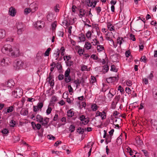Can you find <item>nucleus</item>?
<instances>
[{"instance_id": "nucleus-26", "label": "nucleus", "mask_w": 157, "mask_h": 157, "mask_svg": "<svg viewBox=\"0 0 157 157\" xmlns=\"http://www.w3.org/2000/svg\"><path fill=\"white\" fill-rule=\"evenodd\" d=\"M43 117L41 115L37 114L36 116V121L38 122H40L41 120L42 119Z\"/></svg>"}, {"instance_id": "nucleus-13", "label": "nucleus", "mask_w": 157, "mask_h": 157, "mask_svg": "<svg viewBox=\"0 0 157 157\" xmlns=\"http://www.w3.org/2000/svg\"><path fill=\"white\" fill-rule=\"evenodd\" d=\"M49 121V118L45 117L43 118L41 120V122L39 123H40L43 125L45 126L47 125Z\"/></svg>"}, {"instance_id": "nucleus-42", "label": "nucleus", "mask_w": 157, "mask_h": 157, "mask_svg": "<svg viewBox=\"0 0 157 157\" xmlns=\"http://www.w3.org/2000/svg\"><path fill=\"white\" fill-rule=\"evenodd\" d=\"M105 112L103 111L101 113L100 116H101L102 119L103 120L106 118V116L105 114Z\"/></svg>"}, {"instance_id": "nucleus-33", "label": "nucleus", "mask_w": 157, "mask_h": 157, "mask_svg": "<svg viewBox=\"0 0 157 157\" xmlns=\"http://www.w3.org/2000/svg\"><path fill=\"white\" fill-rule=\"evenodd\" d=\"M96 78L94 76H91V80H90V84L92 83L93 84L96 81Z\"/></svg>"}, {"instance_id": "nucleus-19", "label": "nucleus", "mask_w": 157, "mask_h": 157, "mask_svg": "<svg viewBox=\"0 0 157 157\" xmlns=\"http://www.w3.org/2000/svg\"><path fill=\"white\" fill-rule=\"evenodd\" d=\"M6 36V32L4 30L0 29V40L4 38Z\"/></svg>"}, {"instance_id": "nucleus-34", "label": "nucleus", "mask_w": 157, "mask_h": 157, "mask_svg": "<svg viewBox=\"0 0 157 157\" xmlns=\"http://www.w3.org/2000/svg\"><path fill=\"white\" fill-rule=\"evenodd\" d=\"M21 114L24 116H26L28 114V112L26 110H22L21 112Z\"/></svg>"}, {"instance_id": "nucleus-39", "label": "nucleus", "mask_w": 157, "mask_h": 157, "mask_svg": "<svg viewBox=\"0 0 157 157\" xmlns=\"http://www.w3.org/2000/svg\"><path fill=\"white\" fill-rule=\"evenodd\" d=\"M16 124V122L13 120H11L10 122V125L11 127H13Z\"/></svg>"}, {"instance_id": "nucleus-55", "label": "nucleus", "mask_w": 157, "mask_h": 157, "mask_svg": "<svg viewBox=\"0 0 157 157\" xmlns=\"http://www.w3.org/2000/svg\"><path fill=\"white\" fill-rule=\"evenodd\" d=\"M75 127L73 125H71L69 127L70 131L71 132H73L75 130Z\"/></svg>"}, {"instance_id": "nucleus-24", "label": "nucleus", "mask_w": 157, "mask_h": 157, "mask_svg": "<svg viewBox=\"0 0 157 157\" xmlns=\"http://www.w3.org/2000/svg\"><path fill=\"white\" fill-rule=\"evenodd\" d=\"M74 100V98L72 97L70 98L67 97L66 99V101L68 102L69 104H73V101Z\"/></svg>"}, {"instance_id": "nucleus-14", "label": "nucleus", "mask_w": 157, "mask_h": 157, "mask_svg": "<svg viewBox=\"0 0 157 157\" xmlns=\"http://www.w3.org/2000/svg\"><path fill=\"white\" fill-rule=\"evenodd\" d=\"M79 119L82 121V123L84 124H86L88 122V119L86 118L84 115L81 116Z\"/></svg>"}, {"instance_id": "nucleus-12", "label": "nucleus", "mask_w": 157, "mask_h": 157, "mask_svg": "<svg viewBox=\"0 0 157 157\" xmlns=\"http://www.w3.org/2000/svg\"><path fill=\"white\" fill-rule=\"evenodd\" d=\"M34 27L38 28H41L44 26V22L43 21H38L34 24Z\"/></svg>"}, {"instance_id": "nucleus-48", "label": "nucleus", "mask_w": 157, "mask_h": 157, "mask_svg": "<svg viewBox=\"0 0 157 157\" xmlns=\"http://www.w3.org/2000/svg\"><path fill=\"white\" fill-rule=\"evenodd\" d=\"M153 94L155 96H157V88L155 87L153 90Z\"/></svg>"}, {"instance_id": "nucleus-3", "label": "nucleus", "mask_w": 157, "mask_h": 157, "mask_svg": "<svg viewBox=\"0 0 157 157\" xmlns=\"http://www.w3.org/2000/svg\"><path fill=\"white\" fill-rule=\"evenodd\" d=\"M12 94L13 96L15 98H20L22 95L23 90L20 88H17L13 91H12Z\"/></svg>"}, {"instance_id": "nucleus-40", "label": "nucleus", "mask_w": 157, "mask_h": 157, "mask_svg": "<svg viewBox=\"0 0 157 157\" xmlns=\"http://www.w3.org/2000/svg\"><path fill=\"white\" fill-rule=\"evenodd\" d=\"M70 72V70L69 68H68L65 71L64 73L65 77H67V76H70L69 74Z\"/></svg>"}, {"instance_id": "nucleus-61", "label": "nucleus", "mask_w": 157, "mask_h": 157, "mask_svg": "<svg viewBox=\"0 0 157 157\" xmlns=\"http://www.w3.org/2000/svg\"><path fill=\"white\" fill-rule=\"evenodd\" d=\"M131 54L130 51L129 50H128L126 51L125 52V55L126 57L128 58L129 57L130 55Z\"/></svg>"}, {"instance_id": "nucleus-5", "label": "nucleus", "mask_w": 157, "mask_h": 157, "mask_svg": "<svg viewBox=\"0 0 157 157\" xmlns=\"http://www.w3.org/2000/svg\"><path fill=\"white\" fill-rule=\"evenodd\" d=\"M12 51V48L11 45L9 44H5L2 49V52L4 54H7L9 52Z\"/></svg>"}, {"instance_id": "nucleus-10", "label": "nucleus", "mask_w": 157, "mask_h": 157, "mask_svg": "<svg viewBox=\"0 0 157 157\" xmlns=\"http://www.w3.org/2000/svg\"><path fill=\"white\" fill-rule=\"evenodd\" d=\"M17 13L16 9L13 7H11L9 8V14L12 16L14 17Z\"/></svg>"}, {"instance_id": "nucleus-46", "label": "nucleus", "mask_w": 157, "mask_h": 157, "mask_svg": "<svg viewBox=\"0 0 157 157\" xmlns=\"http://www.w3.org/2000/svg\"><path fill=\"white\" fill-rule=\"evenodd\" d=\"M125 91L128 94H129L131 93L132 90L130 88L128 87H126Z\"/></svg>"}, {"instance_id": "nucleus-58", "label": "nucleus", "mask_w": 157, "mask_h": 157, "mask_svg": "<svg viewBox=\"0 0 157 157\" xmlns=\"http://www.w3.org/2000/svg\"><path fill=\"white\" fill-rule=\"evenodd\" d=\"M130 39L133 41H135L136 40V38L135 37V35L132 34H131L130 35Z\"/></svg>"}, {"instance_id": "nucleus-8", "label": "nucleus", "mask_w": 157, "mask_h": 157, "mask_svg": "<svg viewBox=\"0 0 157 157\" xmlns=\"http://www.w3.org/2000/svg\"><path fill=\"white\" fill-rule=\"evenodd\" d=\"M100 44L99 41H97V39L94 40H89V50L91 49L92 48H94L92 47L91 44L95 46L98 45V44Z\"/></svg>"}, {"instance_id": "nucleus-31", "label": "nucleus", "mask_w": 157, "mask_h": 157, "mask_svg": "<svg viewBox=\"0 0 157 157\" xmlns=\"http://www.w3.org/2000/svg\"><path fill=\"white\" fill-rule=\"evenodd\" d=\"M97 4V2L96 1H94L93 2H90V1L89 0V6H93V8H94L95 7Z\"/></svg>"}, {"instance_id": "nucleus-54", "label": "nucleus", "mask_w": 157, "mask_h": 157, "mask_svg": "<svg viewBox=\"0 0 157 157\" xmlns=\"http://www.w3.org/2000/svg\"><path fill=\"white\" fill-rule=\"evenodd\" d=\"M117 90H119L120 92L122 94L124 91V89L121 86H119L117 87Z\"/></svg>"}, {"instance_id": "nucleus-41", "label": "nucleus", "mask_w": 157, "mask_h": 157, "mask_svg": "<svg viewBox=\"0 0 157 157\" xmlns=\"http://www.w3.org/2000/svg\"><path fill=\"white\" fill-rule=\"evenodd\" d=\"M51 27L53 31H54L55 30L56 27V22L55 21L53 22L51 25Z\"/></svg>"}, {"instance_id": "nucleus-18", "label": "nucleus", "mask_w": 157, "mask_h": 157, "mask_svg": "<svg viewBox=\"0 0 157 157\" xmlns=\"http://www.w3.org/2000/svg\"><path fill=\"white\" fill-rule=\"evenodd\" d=\"M74 112L73 111V109H71L67 111V115L69 117H72L74 116Z\"/></svg>"}, {"instance_id": "nucleus-63", "label": "nucleus", "mask_w": 157, "mask_h": 157, "mask_svg": "<svg viewBox=\"0 0 157 157\" xmlns=\"http://www.w3.org/2000/svg\"><path fill=\"white\" fill-rule=\"evenodd\" d=\"M38 155V153L35 151L33 152L31 154L32 157H37Z\"/></svg>"}, {"instance_id": "nucleus-2", "label": "nucleus", "mask_w": 157, "mask_h": 157, "mask_svg": "<svg viewBox=\"0 0 157 157\" xmlns=\"http://www.w3.org/2000/svg\"><path fill=\"white\" fill-rule=\"evenodd\" d=\"M16 26L17 29V34L18 35L21 34L24 30L25 27L24 24L21 22H17L16 24Z\"/></svg>"}, {"instance_id": "nucleus-36", "label": "nucleus", "mask_w": 157, "mask_h": 157, "mask_svg": "<svg viewBox=\"0 0 157 157\" xmlns=\"http://www.w3.org/2000/svg\"><path fill=\"white\" fill-rule=\"evenodd\" d=\"M51 50L50 48H48L45 52L44 54V56H49V52Z\"/></svg>"}, {"instance_id": "nucleus-30", "label": "nucleus", "mask_w": 157, "mask_h": 157, "mask_svg": "<svg viewBox=\"0 0 157 157\" xmlns=\"http://www.w3.org/2000/svg\"><path fill=\"white\" fill-rule=\"evenodd\" d=\"M75 47L77 48H79L78 52L79 55L80 56L83 55L84 51V50L82 49L79 48L80 47L79 46H76Z\"/></svg>"}, {"instance_id": "nucleus-43", "label": "nucleus", "mask_w": 157, "mask_h": 157, "mask_svg": "<svg viewBox=\"0 0 157 157\" xmlns=\"http://www.w3.org/2000/svg\"><path fill=\"white\" fill-rule=\"evenodd\" d=\"M90 58L94 60H97L98 59V57L96 54H92Z\"/></svg>"}, {"instance_id": "nucleus-20", "label": "nucleus", "mask_w": 157, "mask_h": 157, "mask_svg": "<svg viewBox=\"0 0 157 157\" xmlns=\"http://www.w3.org/2000/svg\"><path fill=\"white\" fill-rule=\"evenodd\" d=\"M107 26L108 29L111 31L114 30V26L110 23L108 22L107 24Z\"/></svg>"}, {"instance_id": "nucleus-1", "label": "nucleus", "mask_w": 157, "mask_h": 157, "mask_svg": "<svg viewBox=\"0 0 157 157\" xmlns=\"http://www.w3.org/2000/svg\"><path fill=\"white\" fill-rule=\"evenodd\" d=\"M27 64L25 62H24L21 60H19L17 61L15 64L14 65V67L16 69L25 68L27 67Z\"/></svg>"}, {"instance_id": "nucleus-7", "label": "nucleus", "mask_w": 157, "mask_h": 157, "mask_svg": "<svg viewBox=\"0 0 157 157\" xmlns=\"http://www.w3.org/2000/svg\"><path fill=\"white\" fill-rule=\"evenodd\" d=\"M20 55L19 49L17 48H13L11 52V56L12 57L15 58L18 57Z\"/></svg>"}, {"instance_id": "nucleus-11", "label": "nucleus", "mask_w": 157, "mask_h": 157, "mask_svg": "<svg viewBox=\"0 0 157 157\" xmlns=\"http://www.w3.org/2000/svg\"><path fill=\"white\" fill-rule=\"evenodd\" d=\"M31 125L33 128L35 130H39L41 128V125L39 123L36 124L34 122H31Z\"/></svg>"}, {"instance_id": "nucleus-23", "label": "nucleus", "mask_w": 157, "mask_h": 157, "mask_svg": "<svg viewBox=\"0 0 157 157\" xmlns=\"http://www.w3.org/2000/svg\"><path fill=\"white\" fill-rule=\"evenodd\" d=\"M136 144L140 146L143 143V141L142 140L140 139V137L138 136L137 137L136 139Z\"/></svg>"}, {"instance_id": "nucleus-17", "label": "nucleus", "mask_w": 157, "mask_h": 157, "mask_svg": "<svg viewBox=\"0 0 157 157\" xmlns=\"http://www.w3.org/2000/svg\"><path fill=\"white\" fill-rule=\"evenodd\" d=\"M14 106L12 105L11 106L7 107V108L5 112L6 114L11 113L14 110Z\"/></svg>"}, {"instance_id": "nucleus-29", "label": "nucleus", "mask_w": 157, "mask_h": 157, "mask_svg": "<svg viewBox=\"0 0 157 157\" xmlns=\"http://www.w3.org/2000/svg\"><path fill=\"white\" fill-rule=\"evenodd\" d=\"M117 42L119 43L120 45H121L122 43V42L124 41L123 37H118L117 39Z\"/></svg>"}, {"instance_id": "nucleus-21", "label": "nucleus", "mask_w": 157, "mask_h": 157, "mask_svg": "<svg viewBox=\"0 0 157 157\" xmlns=\"http://www.w3.org/2000/svg\"><path fill=\"white\" fill-rule=\"evenodd\" d=\"M43 57V55L41 51H39L36 55V57L38 59H42Z\"/></svg>"}, {"instance_id": "nucleus-44", "label": "nucleus", "mask_w": 157, "mask_h": 157, "mask_svg": "<svg viewBox=\"0 0 157 157\" xmlns=\"http://www.w3.org/2000/svg\"><path fill=\"white\" fill-rule=\"evenodd\" d=\"M68 90L69 92L70 93L71 95L72 94V93L73 92V90L72 87L71 85H68Z\"/></svg>"}, {"instance_id": "nucleus-6", "label": "nucleus", "mask_w": 157, "mask_h": 157, "mask_svg": "<svg viewBox=\"0 0 157 157\" xmlns=\"http://www.w3.org/2000/svg\"><path fill=\"white\" fill-rule=\"evenodd\" d=\"M11 59L8 57H4L0 61L1 65L4 66L9 65Z\"/></svg>"}, {"instance_id": "nucleus-37", "label": "nucleus", "mask_w": 157, "mask_h": 157, "mask_svg": "<svg viewBox=\"0 0 157 157\" xmlns=\"http://www.w3.org/2000/svg\"><path fill=\"white\" fill-rule=\"evenodd\" d=\"M65 78L64 79L65 82H70L71 80V78L70 76H67V77H65Z\"/></svg>"}, {"instance_id": "nucleus-4", "label": "nucleus", "mask_w": 157, "mask_h": 157, "mask_svg": "<svg viewBox=\"0 0 157 157\" xmlns=\"http://www.w3.org/2000/svg\"><path fill=\"white\" fill-rule=\"evenodd\" d=\"M92 32L89 31V40H94L96 39L97 36L96 34H97L98 36H99L100 33H98L96 30L95 29H92L91 30Z\"/></svg>"}, {"instance_id": "nucleus-15", "label": "nucleus", "mask_w": 157, "mask_h": 157, "mask_svg": "<svg viewBox=\"0 0 157 157\" xmlns=\"http://www.w3.org/2000/svg\"><path fill=\"white\" fill-rule=\"evenodd\" d=\"M15 84L13 81L12 80H9L7 83V86L8 89H11L12 88Z\"/></svg>"}, {"instance_id": "nucleus-53", "label": "nucleus", "mask_w": 157, "mask_h": 157, "mask_svg": "<svg viewBox=\"0 0 157 157\" xmlns=\"http://www.w3.org/2000/svg\"><path fill=\"white\" fill-rule=\"evenodd\" d=\"M126 84L127 86H131L132 84V82L131 81L128 80L126 81Z\"/></svg>"}, {"instance_id": "nucleus-47", "label": "nucleus", "mask_w": 157, "mask_h": 157, "mask_svg": "<svg viewBox=\"0 0 157 157\" xmlns=\"http://www.w3.org/2000/svg\"><path fill=\"white\" fill-rule=\"evenodd\" d=\"M30 12H31V10L30 8H26L24 10V13L25 14H27Z\"/></svg>"}, {"instance_id": "nucleus-52", "label": "nucleus", "mask_w": 157, "mask_h": 157, "mask_svg": "<svg viewBox=\"0 0 157 157\" xmlns=\"http://www.w3.org/2000/svg\"><path fill=\"white\" fill-rule=\"evenodd\" d=\"M59 49H58L56 52L54 53V55H56V60H57V59L58 58L59 56Z\"/></svg>"}, {"instance_id": "nucleus-49", "label": "nucleus", "mask_w": 157, "mask_h": 157, "mask_svg": "<svg viewBox=\"0 0 157 157\" xmlns=\"http://www.w3.org/2000/svg\"><path fill=\"white\" fill-rule=\"evenodd\" d=\"M52 109L50 107H48L46 111V113L47 115H49L51 113Z\"/></svg>"}, {"instance_id": "nucleus-62", "label": "nucleus", "mask_w": 157, "mask_h": 157, "mask_svg": "<svg viewBox=\"0 0 157 157\" xmlns=\"http://www.w3.org/2000/svg\"><path fill=\"white\" fill-rule=\"evenodd\" d=\"M37 106L39 109H41L43 106V104L41 102H39L37 104Z\"/></svg>"}, {"instance_id": "nucleus-60", "label": "nucleus", "mask_w": 157, "mask_h": 157, "mask_svg": "<svg viewBox=\"0 0 157 157\" xmlns=\"http://www.w3.org/2000/svg\"><path fill=\"white\" fill-rule=\"evenodd\" d=\"M63 25L67 27L68 25H69V24L67 21L66 20L63 21L62 22Z\"/></svg>"}, {"instance_id": "nucleus-57", "label": "nucleus", "mask_w": 157, "mask_h": 157, "mask_svg": "<svg viewBox=\"0 0 157 157\" xmlns=\"http://www.w3.org/2000/svg\"><path fill=\"white\" fill-rule=\"evenodd\" d=\"M47 138L49 140H54L55 139V138L54 136L51 135H48Z\"/></svg>"}, {"instance_id": "nucleus-35", "label": "nucleus", "mask_w": 157, "mask_h": 157, "mask_svg": "<svg viewBox=\"0 0 157 157\" xmlns=\"http://www.w3.org/2000/svg\"><path fill=\"white\" fill-rule=\"evenodd\" d=\"M121 137L122 136L121 135L117 139L116 142L118 144H121Z\"/></svg>"}, {"instance_id": "nucleus-59", "label": "nucleus", "mask_w": 157, "mask_h": 157, "mask_svg": "<svg viewBox=\"0 0 157 157\" xmlns=\"http://www.w3.org/2000/svg\"><path fill=\"white\" fill-rule=\"evenodd\" d=\"M146 58L145 56H142L140 59V61L141 62H146Z\"/></svg>"}, {"instance_id": "nucleus-51", "label": "nucleus", "mask_w": 157, "mask_h": 157, "mask_svg": "<svg viewBox=\"0 0 157 157\" xmlns=\"http://www.w3.org/2000/svg\"><path fill=\"white\" fill-rule=\"evenodd\" d=\"M60 53L62 56H63L64 54L65 49L63 47H61L60 49Z\"/></svg>"}, {"instance_id": "nucleus-28", "label": "nucleus", "mask_w": 157, "mask_h": 157, "mask_svg": "<svg viewBox=\"0 0 157 157\" xmlns=\"http://www.w3.org/2000/svg\"><path fill=\"white\" fill-rule=\"evenodd\" d=\"M112 139V136L108 135L107 136V137L105 139V143L107 144L111 142Z\"/></svg>"}, {"instance_id": "nucleus-32", "label": "nucleus", "mask_w": 157, "mask_h": 157, "mask_svg": "<svg viewBox=\"0 0 157 157\" xmlns=\"http://www.w3.org/2000/svg\"><path fill=\"white\" fill-rule=\"evenodd\" d=\"M110 71L115 72H117L118 70L116 67L114 65H111Z\"/></svg>"}, {"instance_id": "nucleus-9", "label": "nucleus", "mask_w": 157, "mask_h": 157, "mask_svg": "<svg viewBox=\"0 0 157 157\" xmlns=\"http://www.w3.org/2000/svg\"><path fill=\"white\" fill-rule=\"evenodd\" d=\"M32 13H34L38 9V4L35 2L32 3L29 6Z\"/></svg>"}, {"instance_id": "nucleus-50", "label": "nucleus", "mask_w": 157, "mask_h": 157, "mask_svg": "<svg viewBox=\"0 0 157 157\" xmlns=\"http://www.w3.org/2000/svg\"><path fill=\"white\" fill-rule=\"evenodd\" d=\"M114 91V90L113 89H111L109 90V94L111 95V98L113 97L115 94L114 92H113Z\"/></svg>"}, {"instance_id": "nucleus-64", "label": "nucleus", "mask_w": 157, "mask_h": 157, "mask_svg": "<svg viewBox=\"0 0 157 157\" xmlns=\"http://www.w3.org/2000/svg\"><path fill=\"white\" fill-rule=\"evenodd\" d=\"M97 13L98 14H99V13L101 11V8L100 6L97 7L96 8Z\"/></svg>"}, {"instance_id": "nucleus-38", "label": "nucleus", "mask_w": 157, "mask_h": 157, "mask_svg": "<svg viewBox=\"0 0 157 157\" xmlns=\"http://www.w3.org/2000/svg\"><path fill=\"white\" fill-rule=\"evenodd\" d=\"M48 20L50 21H52L53 19V16L52 14H49L47 16Z\"/></svg>"}, {"instance_id": "nucleus-56", "label": "nucleus", "mask_w": 157, "mask_h": 157, "mask_svg": "<svg viewBox=\"0 0 157 157\" xmlns=\"http://www.w3.org/2000/svg\"><path fill=\"white\" fill-rule=\"evenodd\" d=\"M141 151L143 152L145 157H147L148 156V153L146 150L144 149H142L141 150Z\"/></svg>"}, {"instance_id": "nucleus-45", "label": "nucleus", "mask_w": 157, "mask_h": 157, "mask_svg": "<svg viewBox=\"0 0 157 157\" xmlns=\"http://www.w3.org/2000/svg\"><path fill=\"white\" fill-rule=\"evenodd\" d=\"M81 70L82 71H87V67L84 65H82L81 66Z\"/></svg>"}, {"instance_id": "nucleus-25", "label": "nucleus", "mask_w": 157, "mask_h": 157, "mask_svg": "<svg viewBox=\"0 0 157 157\" xmlns=\"http://www.w3.org/2000/svg\"><path fill=\"white\" fill-rule=\"evenodd\" d=\"M98 107L95 104H93L91 105V108L93 111H96L97 110Z\"/></svg>"}, {"instance_id": "nucleus-16", "label": "nucleus", "mask_w": 157, "mask_h": 157, "mask_svg": "<svg viewBox=\"0 0 157 157\" xmlns=\"http://www.w3.org/2000/svg\"><path fill=\"white\" fill-rule=\"evenodd\" d=\"M77 38L79 39V42H84L86 40L85 36L82 34H79V36L77 37Z\"/></svg>"}, {"instance_id": "nucleus-27", "label": "nucleus", "mask_w": 157, "mask_h": 157, "mask_svg": "<svg viewBox=\"0 0 157 157\" xmlns=\"http://www.w3.org/2000/svg\"><path fill=\"white\" fill-rule=\"evenodd\" d=\"M104 47L102 45H97V49L98 52H100L104 50Z\"/></svg>"}, {"instance_id": "nucleus-22", "label": "nucleus", "mask_w": 157, "mask_h": 157, "mask_svg": "<svg viewBox=\"0 0 157 157\" xmlns=\"http://www.w3.org/2000/svg\"><path fill=\"white\" fill-rule=\"evenodd\" d=\"M102 70L103 73L105 74L109 70V66L107 65H104L102 67Z\"/></svg>"}]
</instances>
